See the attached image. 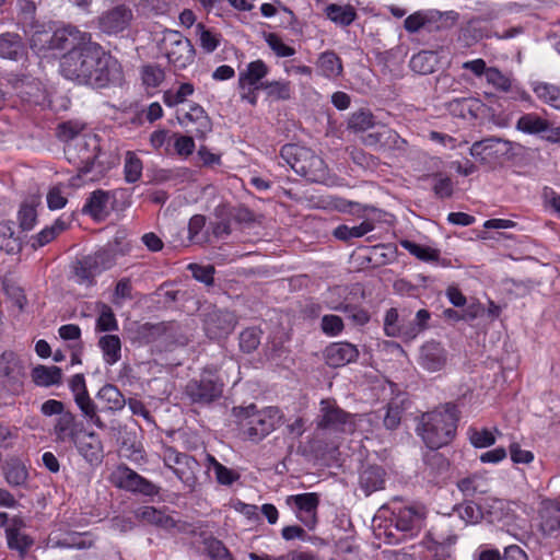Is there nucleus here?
Here are the masks:
<instances>
[{"label": "nucleus", "instance_id": "obj_14", "mask_svg": "<svg viewBox=\"0 0 560 560\" xmlns=\"http://www.w3.org/2000/svg\"><path fill=\"white\" fill-rule=\"evenodd\" d=\"M132 11L126 5H117L98 18V27L108 35L124 32L132 20Z\"/></svg>", "mask_w": 560, "mask_h": 560}, {"label": "nucleus", "instance_id": "obj_45", "mask_svg": "<svg viewBox=\"0 0 560 560\" xmlns=\"http://www.w3.org/2000/svg\"><path fill=\"white\" fill-rule=\"evenodd\" d=\"M400 246L416 258L425 262L438 261L440 258L439 249L420 245L409 240L400 241Z\"/></svg>", "mask_w": 560, "mask_h": 560}, {"label": "nucleus", "instance_id": "obj_31", "mask_svg": "<svg viewBox=\"0 0 560 560\" xmlns=\"http://www.w3.org/2000/svg\"><path fill=\"white\" fill-rule=\"evenodd\" d=\"M385 471L380 466H368L360 474V486L366 495L383 489Z\"/></svg>", "mask_w": 560, "mask_h": 560}, {"label": "nucleus", "instance_id": "obj_28", "mask_svg": "<svg viewBox=\"0 0 560 560\" xmlns=\"http://www.w3.org/2000/svg\"><path fill=\"white\" fill-rule=\"evenodd\" d=\"M32 381L39 387H50L61 384L62 371L56 365H42L38 364L33 368L31 372Z\"/></svg>", "mask_w": 560, "mask_h": 560}, {"label": "nucleus", "instance_id": "obj_21", "mask_svg": "<svg viewBox=\"0 0 560 560\" xmlns=\"http://www.w3.org/2000/svg\"><path fill=\"white\" fill-rule=\"evenodd\" d=\"M538 527L544 536L560 529V504L553 500L541 501L538 509Z\"/></svg>", "mask_w": 560, "mask_h": 560}, {"label": "nucleus", "instance_id": "obj_42", "mask_svg": "<svg viewBox=\"0 0 560 560\" xmlns=\"http://www.w3.org/2000/svg\"><path fill=\"white\" fill-rule=\"evenodd\" d=\"M73 275L77 283L91 287L95 283V277L100 272L94 269L91 259L86 255L74 264Z\"/></svg>", "mask_w": 560, "mask_h": 560}, {"label": "nucleus", "instance_id": "obj_33", "mask_svg": "<svg viewBox=\"0 0 560 560\" xmlns=\"http://www.w3.org/2000/svg\"><path fill=\"white\" fill-rule=\"evenodd\" d=\"M457 488L465 497L482 494L489 491V480L485 474H472L460 479L457 482Z\"/></svg>", "mask_w": 560, "mask_h": 560}, {"label": "nucleus", "instance_id": "obj_10", "mask_svg": "<svg viewBox=\"0 0 560 560\" xmlns=\"http://www.w3.org/2000/svg\"><path fill=\"white\" fill-rule=\"evenodd\" d=\"M287 503L294 509L296 517L308 528L314 529L317 525V509L319 498L314 492L289 495Z\"/></svg>", "mask_w": 560, "mask_h": 560}, {"label": "nucleus", "instance_id": "obj_48", "mask_svg": "<svg viewBox=\"0 0 560 560\" xmlns=\"http://www.w3.org/2000/svg\"><path fill=\"white\" fill-rule=\"evenodd\" d=\"M38 205V201L36 199H32L30 201H24L20 210L18 212V221L20 224V228L23 231H31L37 222V211L36 207Z\"/></svg>", "mask_w": 560, "mask_h": 560}, {"label": "nucleus", "instance_id": "obj_9", "mask_svg": "<svg viewBox=\"0 0 560 560\" xmlns=\"http://www.w3.org/2000/svg\"><path fill=\"white\" fill-rule=\"evenodd\" d=\"M224 383L218 376V368L208 365L202 370L200 380L190 381L186 393L194 402L210 404L222 396Z\"/></svg>", "mask_w": 560, "mask_h": 560}, {"label": "nucleus", "instance_id": "obj_11", "mask_svg": "<svg viewBox=\"0 0 560 560\" xmlns=\"http://www.w3.org/2000/svg\"><path fill=\"white\" fill-rule=\"evenodd\" d=\"M362 142L377 151H404L407 144L405 139L386 126H381L377 130L365 135Z\"/></svg>", "mask_w": 560, "mask_h": 560}, {"label": "nucleus", "instance_id": "obj_5", "mask_svg": "<svg viewBox=\"0 0 560 560\" xmlns=\"http://www.w3.org/2000/svg\"><path fill=\"white\" fill-rule=\"evenodd\" d=\"M280 155L296 174L307 180L322 183L327 177L324 160L308 148L292 143L285 144L281 148Z\"/></svg>", "mask_w": 560, "mask_h": 560}, {"label": "nucleus", "instance_id": "obj_64", "mask_svg": "<svg viewBox=\"0 0 560 560\" xmlns=\"http://www.w3.org/2000/svg\"><path fill=\"white\" fill-rule=\"evenodd\" d=\"M323 332L329 337L340 335L345 328L343 320L337 315H324L320 322Z\"/></svg>", "mask_w": 560, "mask_h": 560}, {"label": "nucleus", "instance_id": "obj_27", "mask_svg": "<svg viewBox=\"0 0 560 560\" xmlns=\"http://www.w3.org/2000/svg\"><path fill=\"white\" fill-rule=\"evenodd\" d=\"M136 517L148 524L154 525L160 528L171 529L175 527V521L162 510L154 506H141L136 512Z\"/></svg>", "mask_w": 560, "mask_h": 560}, {"label": "nucleus", "instance_id": "obj_56", "mask_svg": "<svg viewBox=\"0 0 560 560\" xmlns=\"http://www.w3.org/2000/svg\"><path fill=\"white\" fill-rule=\"evenodd\" d=\"M432 189L438 198H450L454 191V184L450 176L438 173L432 176Z\"/></svg>", "mask_w": 560, "mask_h": 560}, {"label": "nucleus", "instance_id": "obj_37", "mask_svg": "<svg viewBox=\"0 0 560 560\" xmlns=\"http://www.w3.org/2000/svg\"><path fill=\"white\" fill-rule=\"evenodd\" d=\"M98 347L103 352L104 361L113 365L121 358V342L116 335H105L100 338Z\"/></svg>", "mask_w": 560, "mask_h": 560}, {"label": "nucleus", "instance_id": "obj_34", "mask_svg": "<svg viewBox=\"0 0 560 560\" xmlns=\"http://www.w3.org/2000/svg\"><path fill=\"white\" fill-rule=\"evenodd\" d=\"M318 73L327 79H335L342 72L340 58L334 51H324L319 55L317 62Z\"/></svg>", "mask_w": 560, "mask_h": 560}, {"label": "nucleus", "instance_id": "obj_61", "mask_svg": "<svg viewBox=\"0 0 560 560\" xmlns=\"http://www.w3.org/2000/svg\"><path fill=\"white\" fill-rule=\"evenodd\" d=\"M16 245L18 242L16 238H14L13 222H0V248L11 253L14 250Z\"/></svg>", "mask_w": 560, "mask_h": 560}, {"label": "nucleus", "instance_id": "obj_53", "mask_svg": "<svg viewBox=\"0 0 560 560\" xmlns=\"http://www.w3.org/2000/svg\"><path fill=\"white\" fill-rule=\"evenodd\" d=\"M203 548L212 560H233L224 544L214 537H206L203 539Z\"/></svg>", "mask_w": 560, "mask_h": 560}, {"label": "nucleus", "instance_id": "obj_39", "mask_svg": "<svg viewBox=\"0 0 560 560\" xmlns=\"http://www.w3.org/2000/svg\"><path fill=\"white\" fill-rule=\"evenodd\" d=\"M548 127L549 121L535 113L524 114L516 122V129L527 135L547 132Z\"/></svg>", "mask_w": 560, "mask_h": 560}, {"label": "nucleus", "instance_id": "obj_46", "mask_svg": "<svg viewBox=\"0 0 560 560\" xmlns=\"http://www.w3.org/2000/svg\"><path fill=\"white\" fill-rule=\"evenodd\" d=\"M207 468L214 471L215 479L220 485L231 486L240 478V475L235 470L225 467L210 454L207 455Z\"/></svg>", "mask_w": 560, "mask_h": 560}, {"label": "nucleus", "instance_id": "obj_17", "mask_svg": "<svg viewBox=\"0 0 560 560\" xmlns=\"http://www.w3.org/2000/svg\"><path fill=\"white\" fill-rule=\"evenodd\" d=\"M24 527L23 518L13 516L5 528L8 547L19 552L21 557H24L34 544L33 538L23 530Z\"/></svg>", "mask_w": 560, "mask_h": 560}, {"label": "nucleus", "instance_id": "obj_2", "mask_svg": "<svg viewBox=\"0 0 560 560\" xmlns=\"http://www.w3.org/2000/svg\"><path fill=\"white\" fill-rule=\"evenodd\" d=\"M83 125L67 121L59 127V137L66 141L65 156L78 173L69 179V185L79 188L94 177L88 175L92 172L100 152V139L94 133L81 132Z\"/></svg>", "mask_w": 560, "mask_h": 560}, {"label": "nucleus", "instance_id": "obj_3", "mask_svg": "<svg viewBox=\"0 0 560 560\" xmlns=\"http://www.w3.org/2000/svg\"><path fill=\"white\" fill-rule=\"evenodd\" d=\"M232 413L241 434L253 442H259L280 425L283 413L278 407L258 409L255 404L234 407Z\"/></svg>", "mask_w": 560, "mask_h": 560}, {"label": "nucleus", "instance_id": "obj_41", "mask_svg": "<svg viewBox=\"0 0 560 560\" xmlns=\"http://www.w3.org/2000/svg\"><path fill=\"white\" fill-rule=\"evenodd\" d=\"M438 66V54L432 50H422L410 59V68L419 74L432 73Z\"/></svg>", "mask_w": 560, "mask_h": 560}, {"label": "nucleus", "instance_id": "obj_24", "mask_svg": "<svg viewBox=\"0 0 560 560\" xmlns=\"http://www.w3.org/2000/svg\"><path fill=\"white\" fill-rule=\"evenodd\" d=\"M420 522L419 513L411 506L394 508L390 523L406 536H412Z\"/></svg>", "mask_w": 560, "mask_h": 560}, {"label": "nucleus", "instance_id": "obj_55", "mask_svg": "<svg viewBox=\"0 0 560 560\" xmlns=\"http://www.w3.org/2000/svg\"><path fill=\"white\" fill-rule=\"evenodd\" d=\"M196 33L199 36L200 46L206 52H213L219 47L220 35L218 33L210 31L201 23L196 25Z\"/></svg>", "mask_w": 560, "mask_h": 560}, {"label": "nucleus", "instance_id": "obj_26", "mask_svg": "<svg viewBox=\"0 0 560 560\" xmlns=\"http://www.w3.org/2000/svg\"><path fill=\"white\" fill-rule=\"evenodd\" d=\"M52 433L57 442H74L78 435V428L74 415L67 410L56 419Z\"/></svg>", "mask_w": 560, "mask_h": 560}, {"label": "nucleus", "instance_id": "obj_32", "mask_svg": "<svg viewBox=\"0 0 560 560\" xmlns=\"http://www.w3.org/2000/svg\"><path fill=\"white\" fill-rule=\"evenodd\" d=\"M24 44L18 34L5 33L0 35L1 58L18 60L24 55Z\"/></svg>", "mask_w": 560, "mask_h": 560}, {"label": "nucleus", "instance_id": "obj_47", "mask_svg": "<svg viewBox=\"0 0 560 560\" xmlns=\"http://www.w3.org/2000/svg\"><path fill=\"white\" fill-rule=\"evenodd\" d=\"M262 90L275 101H288L292 96L291 83L285 80L265 81Z\"/></svg>", "mask_w": 560, "mask_h": 560}, {"label": "nucleus", "instance_id": "obj_22", "mask_svg": "<svg viewBox=\"0 0 560 560\" xmlns=\"http://www.w3.org/2000/svg\"><path fill=\"white\" fill-rule=\"evenodd\" d=\"M114 195L110 191L97 189L86 199L83 206V212L94 220L101 221L110 213Z\"/></svg>", "mask_w": 560, "mask_h": 560}, {"label": "nucleus", "instance_id": "obj_63", "mask_svg": "<svg viewBox=\"0 0 560 560\" xmlns=\"http://www.w3.org/2000/svg\"><path fill=\"white\" fill-rule=\"evenodd\" d=\"M96 328L101 331H114L118 329V323L113 310L103 305L96 320Z\"/></svg>", "mask_w": 560, "mask_h": 560}, {"label": "nucleus", "instance_id": "obj_16", "mask_svg": "<svg viewBox=\"0 0 560 560\" xmlns=\"http://www.w3.org/2000/svg\"><path fill=\"white\" fill-rule=\"evenodd\" d=\"M180 126L197 137H205L211 131V121L206 110L198 104H191L187 112L177 116Z\"/></svg>", "mask_w": 560, "mask_h": 560}, {"label": "nucleus", "instance_id": "obj_13", "mask_svg": "<svg viewBox=\"0 0 560 560\" xmlns=\"http://www.w3.org/2000/svg\"><path fill=\"white\" fill-rule=\"evenodd\" d=\"M509 151V142L499 138H488L470 147V155L479 163L492 165Z\"/></svg>", "mask_w": 560, "mask_h": 560}, {"label": "nucleus", "instance_id": "obj_23", "mask_svg": "<svg viewBox=\"0 0 560 560\" xmlns=\"http://www.w3.org/2000/svg\"><path fill=\"white\" fill-rule=\"evenodd\" d=\"M324 355L329 366L339 368L355 361L359 350L350 342H334L325 349Z\"/></svg>", "mask_w": 560, "mask_h": 560}, {"label": "nucleus", "instance_id": "obj_51", "mask_svg": "<svg viewBox=\"0 0 560 560\" xmlns=\"http://www.w3.org/2000/svg\"><path fill=\"white\" fill-rule=\"evenodd\" d=\"M195 88L191 83H182L178 88L167 90L163 94V102L168 107L177 106L184 103L188 96L192 95Z\"/></svg>", "mask_w": 560, "mask_h": 560}, {"label": "nucleus", "instance_id": "obj_40", "mask_svg": "<svg viewBox=\"0 0 560 560\" xmlns=\"http://www.w3.org/2000/svg\"><path fill=\"white\" fill-rule=\"evenodd\" d=\"M22 364L15 353L8 351L1 354L0 377L8 381H18L22 376Z\"/></svg>", "mask_w": 560, "mask_h": 560}, {"label": "nucleus", "instance_id": "obj_8", "mask_svg": "<svg viewBox=\"0 0 560 560\" xmlns=\"http://www.w3.org/2000/svg\"><path fill=\"white\" fill-rule=\"evenodd\" d=\"M161 457L164 465L174 472L186 489L195 490L200 465L192 456L180 453L172 446H164Z\"/></svg>", "mask_w": 560, "mask_h": 560}, {"label": "nucleus", "instance_id": "obj_36", "mask_svg": "<svg viewBox=\"0 0 560 560\" xmlns=\"http://www.w3.org/2000/svg\"><path fill=\"white\" fill-rule=\"evenodd\" d=\"M535 95L551 106L560 110V86L547 82H535L532 85Z\"/></svg>", "mask_w": 560, "mask_h": 560}, {"label": "nucleus", "instance_id": "obj_60", "mask_svg": "<svg viewBox=\"0 0 560 560\" xmlns=\"http://www.w3.org/2000/svg\"><path fill=\"white\" fill-rule=\"evenodd\" d=\"M469 441L477 448H485L495 443L494 433L488 429H469Z\"/></svg>", "mask_w": 560, "mask_h": 560}, {"label": "nucleus", "instance_id": "obj_50", "mask_svg": "<svg viewBox=\"0 0 560 560\" xmlns=\"http://www.w3.org/2000/svg\"><path fill=\"white\" fill-rule=\"evenodd\" d=\"M143 164L140 158L132 151H128L125 156L124 175L129 184L137 183L142 176Z\"/></svg>", "mask_w": 560, "mask_h": 560}, {"label": "nucleus", "instance_id": "obj_20", "mask_svg": "<svg viewBox=\"0 0 560 560\" xmlns=\"http://www.w3.org/2000/svg\"><path fill=\"white\" fill-rule=\"evenodd\" d=\"M446 361L447 352L440 342L428 341L420 348L418 363L425 371H441Z\"/></svg>", "mask_w": 560, "mask_h": 560}, {"label": "nucleus", "instance_id": "obj_59", "mask_svg": "<svg viewBox=\"0 0 560 560\" xmlns=\"http://www.w3.org/2000/svg\"><path fill=\"white\" fill-rule=\"evenodd\" d=\"M261 339V330L256 327H249L240 335V348L242 351L250 353L258 348Z\"/></svg>", "mask_w": 560, "mask_h": 560}, {"label": "nucleus", "instance_id": "obj_58", "mask_svg": "<svg viewBox=\"0 0 560 560\" xmlns=\"http://www.w3.org/2000/svg\"><path fill=\"white\" fill-rule=\"evenodd\" d=\"M268 47L279 58H288L295 55V49L283 42V39L276 33H268L265 36Z\"/></svg>", "mask_w": 560, "mask_h": 560}, {"label": "nucleus", "instance_id": "obj_44", "mask_svg": "<svg viewBox=\"0 0 560 560\" xmlns=\"http://www.w3.org/2000/svg\"><path fill=\"white\" fill-rule=\"evenodd\" d=\"M67 229V223L61 218L57 219L51 225L44 228L32 238V247L39 248L52 240H55L61 232Z\"/></svg>", "mask_w": 560, "mask_h": 560}, {"label": "nucleus", "instance_id": "obj_19", "mask_svg": "<svg viewBox=\"0 0 560 560\" xmlns=\"http://www.w3.org/2000/svg\"><path fill=\"white\" fill-rule=\"evenodd\" d=\"M269 70L268 65L261 59L250 61L247 63L246 68L238 73V89L241 91H245L246 89L262 90L265 83L262 79L268 75Z\"/></svg>", "mask_w": 560, "mask_h": 560}, {"label": "nucleus", "instance_id": "obj_49", "mask_svg": "<svg viewBox=\"0 0 560 560\" xmlns=\"http://www.w3.org/2000/svg\"><path fill=\"white\" fill-rule=\"evenodd\" d=\"M373 127H375V119L369 109L357 110L348 119V129L353 132H364Z\"/></svg>", "mask_w": 560, "mask_h": 560}, {"label": "nucleus", "instance_id": "obj_43", "mask_svg": "<svg viewBox=\"0 0 560 560\" xmlns=\"http://www.w3.org/2000/svg\"><path fill=\"white\" fill-rule=\"evenodd\" d=\"M91 262L100 275L105 270L110 269L116 264V250L112 245L100 248L93 254L88 255Z\"/></svg>", "mask_w": 560, "mask_h": 560}, {"label": "nucleus", "instance_id": "obj_7", "mask_svg": "<svg viewBox=\"0 0 560 560\" xmlns=\"http://www.w3.org/2000/svg\"><path fill=\"white\" fill-rule=\"evenodd\" d=\"M159 47L170 63L177 69H185L194 62L195 49L190 40L178 31L165 30L162 33Z\"/></svg>", "mask_w": 560, "mask_h": 560}, {"label": "nucleus", "instance_id": "obj_6", "mask_svg": "<svg viewBox=\"0 0 560 560\" xmlns=\"http://www.w3.org/2000/svg\"><path fill=\"white\" fill-rule=\"evenodd\" d=\"M363 420L362 415L347 412L334 399H322L315 422L318 430L329 434H352Z\"/></svg>", "mask_w": 560, "mask_h": 560}, {"label": "nucleus", "instance_id": "obj_29", "mask_svg": "<svg viewBox=\"0 0 560 560\" xmlns=\"http://www.w3.org/2000/svg\"><path fill=\"white\" fill-rule=\"evenodd\" d=\"M324 12L329 21L341 27L351 25L358 16L355 9L351 4L330 3L325 8Z\"/></svg>", "mask_w": 560, "mask_h": 560}, {"label": "nucleus", "instance_id": "obj_62", "mask_svg": "<svg viewBox=\"0 0 560 560\" xmlns=\"http://www.w3.org/2000/svg\"><path fill=\"white\" fill-rule=\"evenodd\" d=\"M142 82L148 88H156L164 80V71L159 66L148 65L141 71Z\"/></svg>", "mask_w": 560, "mask_h": 560}, {"label": "nucleus", "instance_id": "obj_30", "mask_svg": "<svg viewBox=\"0 0 560 560\" xmlns=\"http://www.w3.org/2000/svg\"><path fill=\"white\" fill-rule=\"evenodd\" d=\"M96 398L102 404L103 410L119 411L126 406V399L119 389L112 385H104L97 393Z\"/></svg>", "mask_w": 560, "mask_h": 560}, {"label": "nucleus", "instance_id": "obj_54", "mask_svg": "<svg viewBox=\"0 0 560 560\" xmlns=\"http://www.w3.org/2000/svg\"><path fill=\"white\" fill-rule=\"evenodd\" d=\"M69 387L74 395V401L79 408L93 401L88 394L85 380L82 374L73 375L69 382Z\"/></svg>", "mask_w": 560, "mask_h": 560}, {"label": "nucleus", "instance_id": "obj_57", "mask_svg": "<svg viewBox=\"0 0 560 560\" xmlns=\"http://www.w3.org/2000/svg\"><path fill=\"white\" fill-rule=\"evenodd\" d=\"M173 138L168 130L158 129L150 135V144L155 151L170 154L172 152Z\"/></svg>", "mask_w": 560, "mask_h": 560}, {"label": "nucleus", "instance_id": "obj_15", "mask_svg": "<svg viewBox=\"0 0 560 560\" xmlns=\"http://www.w3.org/2000/svg\"><path fill=\"white\" fill-rule=\"evenodd\" d=\"M47 544L59 549H88L93 546V540L89 533L56 529L49 534Z\"/></svg>", "mask_w": 560, "mask_h": 560}, {"label": "nucleus", "instance_id": "obj_12", "mask_svg": "<svg viewBox=\"0 0 560 560\" xmlns=\"http://www.w3.org/2000/svg\"><path fill=\"white\" fill-rule=\"evenodd\" d=\"M235 325V315L228 311L213 310L203 319V329L210 339H221L229 336Z\"/></svg>", "mask_w": 560, "mask_h": 560}, {"label": "nucleus", "instance_id": "obj_25", "mask_svg": "<svg viewBox=\"0 0 560 560\" xmlns=\"http://www.w3.org/2000/svg\"><path fill=\"white\" fill-rule=\"evenodd\" d=\"M79 453L90 463L100 462L103 456V445L97 434L90 432L73 442Z\"/></svg>", "mask_w": 560, "mask_h": 560}, {"label": "nucleus", "instance_id": "obj_38", "mask_svg": "<svg viewBox=\"0 0 560 560\" xmlns=\"http://www.w3.org/2000/svg\"><path fill=\"white\" fill-rule=\"evenodd\" d=\"M27 478V468L21 459L12 458L7 463L4 479L9 486L21 487L25 485Z\"/></svg>", "mask_w": 560, "mask_h": 560}, {"label": "nucleus", "instance_id": "obj_1", "mask_svg": "<svg viewBox=\"0 0 560 560\" xmlns=\"http://www.w3.org/2000/svg\"><path fill=\"white\" fill-rule=\"evenodd\" d=\"M54 49H69L60 60V73L68 80L94 89L121 85L124 72L120 62L93 42L91 34L67 25L50 37Z\"/></svg>", "mask_w": 560, "mask_h": 560}, {"label": "nucleus", "instance_id": "obj_4", "mask_svg": "<svg viewBox=\"0 0 560 560\" xmlns=\"http://www.w3.org/2000/svg\"><path fill=\"white\" fill-rule=\"evenodd\" d=\"M457 421L456 406L446 404L422 416L419 434L429 448L438 450L453 440Z\"/></svg>", "mask_w": 560, "mask_h": 560}, {"label": "nucleus", "instance_id": "obj_18", "mask_svg": "<svg viewBox=\"0 0 560 560\" xmlns=\"http://www.w3.org/2000/svg\"><path fill=\"white\" fill-rule=\"evenodd\" d=\"M117 487L147 495L154 493V486L127 466H119L114 472Z\"/></svg>", "mask_w": 560, "mask_h": 560}, {"label": "nucleus", "instance_id": "obj_35", "mask_svg": "<svg viewBox=\"0 0 560 560\" xmlns=\"http://www.w3.org/2000/svg\"><path fill=\"white\" fill-rule=\"evenodd\" d=\"M375 229L373 221L364 220L358 225L340 224L334 230V236L340 241L359 238Z\"/></svg>", "mask_w": 560, "mask_h": 560}, {"label": "nucleus", "instance_id": "obj_52", "mask_svg": "<svg viewBox=\"0 0 560 560\" xmlns=\"http://www.w3.org/2000/svg\"><path fill=\"white\" fill-rule=\"evenodd\" d=\"M328 307L334 311H341L347 314L348 318L358 326H364L370 320V314L362 307L353 305H342L328 303Z\"/></svg>", "mask_w": 560, "mask_h": 560}]
</instances>
